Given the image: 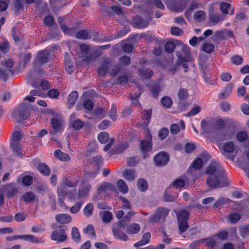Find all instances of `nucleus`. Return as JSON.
<instances>
[{"mask_svg": "<svg viewBox=\"0 0 249 249\" xmlns=\"http://www.w3.org/2000/svg\"><path fill=\"white\" fill-rule=\"evenodd\" d=\"M206 173L208 175L206 183L210 188L214 189L229 185L228 182H223L226 177L223 169L218 162H212L206 168Z\"/></svg>", "mask_w": 249, "mask_h": 249, "instance_id": "f257e3e1", "label": "nucleus"}, {"mask_svg": "<svg viewBox=\"0 0 249 249\" xmlns=\"http://www.w3.org/2000/svg\"><path fill=\"white\" fill-rule=\"evenodd\" d=\"M169 211V209L165 208H158L154 213L149 217V221L152 223L163 221L168 214Z\"/></svg>", "mask_w": 249, "mask_h": 249, "instance_id": "f03ea898", "label": "nucleus"}, {"mask_svg": "<svg viewBox=\"0 0 249 249\" xmlns=\"http://www.w3.org/2000/svg\"><path fill=\"white\" fill-rule=\"evenodd\" d=\"M29 114L27 105L25 103H21L18 108L15 110L13 113V116L16 118L18 122L26 119Z\"/></svg>", "mask_w": 249, "mask_h": 249, "instance_id": "7ed1b4c3", "label": "nucleus"}, {"mask_svg": "<svg viewBox=\"0 0 249 249\" xmlns=\"http://www.w3.org/2000/svg\"><path fill=\"white\" fill-rule=\"evenodd\" d=\"M49 52L47 50L40 51L37 54L33 63V66L36 69L48 62L49 59Z\"/></svg>", "mask_w": 249, "mask_h": 249, "instance_id": "20e7f679", "label": "nucleus"}, {"mask_svg": "<svg viewBox=\"0 0 249 249\" xmlns=\"http://www.w3.org/2000/svg\"><path fill=\"white\" fill-rule=\"evenodd\" d=\"M140 148L144 153L149 152L152 149V137L148 130L146 131L144 139L141 142Z\"/></svg>", "mask_w": 249, "mask_h": 249, "instance_id": "39448f33", "label": "nucleus"}, {"mask_svg": "<svg viewBox=\"0 0 249 249\" xmlns=\"http://www.w3.org/2000/svg\"><path fill=\"white\" fill-rule=\"evenodd\" d=\"M125 223L121 224L120 222L118 224H114L112 229L114 235L123 241H126L128 239L127 236L122 230L123 229L125 228Z\"/></svg>", "mask_w": 249, "mask_h": 249, "instance_id": "423d86ee", "label": "nucleus"}, {"mask_svg": "<svg viewBox=\"0 0 249 249\" xmlns=\"http://www.w3.org/2000/svg\"><path fill=\"white\" fill-rule=\"evenodd\" d=\"M51 238L53 240L61 243L67 239V235L65 230L62 229V227H59L52 232Z\"/></svg>", "mask_w": 249, "mask_h": 249, "instance_id": "0eeeda50", "label": "nucleus"}, {"mask_svg": "<svg viewBox=\"0 0 249 249\" xmlns=\"http://www.w3.org/2000/svg\"><path fill=\"white\" fill-rule=\"evenodd\" d=\"M0 191L2 192L3 195L4 193L6 194L9 198L13 197L18 192V189L14 183L2 186L0 188Z\"/></svg>", "mask_w": 249, "mask_h": 249, "instance_id": "6e6552de", "label": "nucleus"}, {"mask_svg": "<svg viewBox=\"0 0 249 249\" xmlns=\"http://www.w3.org/2000/svg\"><path fill=\"white\" fill-rule=\"evenodd\" d=\"M169 160L168 154L165 152H161L157 154L154 158V162L158 166L166 165Z\"/></svg>", "mask_w": 249, "mask_h": 249, "instance_id": "1a4fd4ad", "label": "nucleus"}, {"mask_svg": "<svg viewBox=\"0 0 249 249\" xmlns=\"http://www.w3.org/2000/svg\"><path fill=\"white\" fill-rule=\"evenodd\" d=\"M84 122L79 119L76 118L75 114L72 113L70 117V125L74 130L80 129L84 125Z\"/></svg>", "mask_w": 249, "mask_h": 249, "instance_id": "9d476101", "label": "nucleus"}, {"mask_svg": "<svg viewBox=\"0 0 249 249\" xmlns=\"http://www.w3.org/2000/svg\"><path fill=\"white\" fill-rule=\"evenodd\" d=\"M51 124L53 129V133H60L63 129V121L58 118L51 119Z\"/></svg>", "mask_w": 249, "mask_h": 249, "instance_id": "9b49d317", "label": "nucleus"}, {"mask_svg": "<svg viewBox=\"0 0 249 249\" xmlns=\"http://www.w3.org/2000/svg\"><path fill=\"white\" fill-rule=\"evenodd\" d=\"M55 219L57 222L62 224L69 223L71 221V216L66 213L57 214Z\"/></svg>", "mask_w": 249, "mask_h": 249, "instance_id": "f8f14e48", "label": "nucleus"}, {"mask_svg": "<svg viewBox=\"0 0 249 249\" xmlns=\"http://www.w3.org/2000/svg\"><path fill=\"white\" fill-rule=\"evenodd\" d=\"M67 187L66 184L63 183L60 185L57 188V193L59 196V201L60 205L62 206L64 204V199L65 198V196L67 194Z\"/></svg>", "mask_w": 249, "mask_h": 249, "instance_id": "ddd939ff", "label": "nucleus"}, {"mask_svg": "<svg viewBox=\"0 0 249 249\" xmlns=\"http://www.w3.org/2000/svg\"><path fill=\"white\" fill-rule=\"evenodd\" d=\"M149 24L148 20L142 19L140 17H136L133 19V25L138 28H143L147 27Z\"/></svg>", "mask_w": 249, "mask_h": 249, "instance_id": "4468645a", "label": "nucleus"}, {"mask_svg": "<svg viewBox=\"0 0 249 249\" xmlns=\"http://www.w3.org/2000/svg\"><path fill=\"white\" fill-rule=\"evenodd\" d=\"M91 186L88 183H84L81 188L79 189L78 195L76 198H84L87 196L89 192Z\"/></svg>", "mask_w": 249, "mask_h": 249, "instance_id": "2eb2a0df", "label": "nucleus"}, {"mask_svg": "<svg viewBox=\"0 0 249 249\" xmlns=\"http://www.w3.org/2000/svg\"><path fill=\"white\" fill-rule=\"evenodd\" d=\"M110 63V60L108 58L105 59L102 63L101 66L98 69V73L100 75L104 76L108 71Z\"/></svg>", "mask_w": 249, "mask_h": 249, "instance_id": "dca6fc26", "label": "nucleus"}, {"mask_svg": "<svg viewBox=\"0 0 249 249\" xmlns=\"http://www.w3.org/2000/svg\"><path fill=\"white\" fill-rule=\"evenodd\" d=\"M150 237L151 233L149 232H146L143 234L142 239L140 241L135 243L134 244V246L138 248L148 244L150 242Z\"/></svg>", "mask_w": 249, "mask_h": 249, "instance_id": "f3484780", "label": "nucleus"}, {"mask_svg": "<svg viewBox=\"0 0 249 249\" xmlns=\"http://www.w3.org/2000/svg\"><path fill=\"white\" fill-rule=\"evenodd\" d=\"M57 20L61 30L64 32V33L71 35L75 32V28H72L69 29L65 25L63 24V22L64 19L62 17H58Z\"/></svg>", "mask_w": 249, "mask_h": 249, "instance_id": "a211bd4d", "label": "nucleus"}, {"mask_svg": "<svg viewBox=\"0 0 249 249\" xmlns=\"http://www.w3.org/2000/svg\"><path fill=\"white\" fill-rule=\"evenodd\" d=\"M37 169L40 173L44 176H48L50 175L51 169L45 163H39L37 165Z\"/></svg>", "mask_w": 249, "mask_h": 249, "instance_id": "6ab92c4d", "label": "nucleus"}, {"mask_svg": "<svg viewBox=\"0 0 249 249\" xmlns=\"http://www.w3.org/2000/svg\"><path fill=\"white\" fill-rule=\"evenodd\" d=\"M224 16L221 15L218 13H211L209 14V20L211 23L214 24H216L224 20Z\"/></svg>", "mask_w": 249, "mask_h": 249, "instance_id": "aec40b11", "label": "nucleus"}, {"mask_svg": "<svg viewBox=\"0 0 249 249\" xmlns=\"http://www.w3.org/2000/svg\"><path fill=\"white\" fill-rule=\"evenodd\" d=\"M136 172L133 169H126L123 172V176L126 180L133 181L135 178Z\"/></svg>", "mask_w": 249, "mask_h": 249, "instance_id": "412c9836", "label": "nucleus"}, {"mask_svg": "<svg viewBox=\"0 0 249 249\" xmlns=\"http://www.w3.org/2000/svg\"><path fill=\"white\" fill-rule=\"evenodd\" d=\"M78 98V94L76 91H73L69 95L68 103L69 108H71L74 105Z\"/></svg>", "mask_w": 249, "mask_h": 249, "instance_id": "4be33fe9", "label": "nucleus"}, {"mask_svg": "<svg viewBox=\"0 0 249 249\" xmlns=\"http://www.w3.org/2000/svg\"><path fill=\"white\" fill-rule=\"evenodd\" d=\"M138 75L142 78L149 79L152 77L153 72L149 69H141L139 70Z\"/></svg>", "mask_w": 249, "mask_h": 249, "instance_id": "5701e85b", "label": "nucleus"}, {"mask_svg": "<svg viewBox=\"0 0 249 249\" xmlns=\"http://www.w3.org/2000/svg\"><path fill=\"white\" fill-rule=\"evenodd\" d=\"M140 231V226L137 223H133L127 227L126 231L130 234H136Z\"/></svg>", "mask_w": 249, "mask_h": 249, "instance_id": "b1692460", "label": "nucleus"}, {"mask_svg": "<svg viewBox=\"0 0 249 249\" xmlns=\"http://www.w3.org/2000/svg\"><path fill=\"white\" fill-rule=\"evenodd\" d=\"M54 156L61 160L67 161L70 159L69 155L63 153L60 150H57L54 152Z\"/></svg>", "mask_w": 249, "mask_h": 249, "instance_id": "393cba45", "label": "nucleus"}, {"mask_svg": "<svg viewBox=\"0 0 249 249\" xmlns=\"http://www.w3.org/2000/svg\"><path fill=\"white\" fill-rule=\"evenodd\" d=\"M241 218V214L238 213H231L228 217V221L231 224L236 223Z\"/></svg>", "mask_w": 249, "mask_h": 249, "instance_id": "a878e982", "label": "nucleus"}, {"mask_svg": "<svg viewBox=\"0 0 249 249\" xmlns=\"http://www.w3.org/2000/svg\"><path fill=\"white\" fill-rule=\"evenodd\" d=\"M189 213L185 210H182L179 211L178 213H177V215L178 217V221H187L188 219Z\"/></svg>", "mask_w": 249, "mask_h": 249, "instance_id": "bb28decb", "label": "nucleus"}, {"mask_svg": "<svg viewBox=\"0 0 249 249\" xmlns=\"http://www.w3.org/2000/svg\"><path fill=\"white\" fill-rule=\"evenodd\" d=\"M117 185L121 193L125 194L128 191V187L124 181L123 179H119L117 181Z\"/></svg>", "mask_w": 249, "mask_h": 249, "instance_id": "cd10ccee", "label": "nucleus"}, {"mask_svg": "<svg viewBox=\"0 0 249 249\" xmlns=\"http://www.w3.org/2000/svg\"><path fill=\"white\" fill-rule=\"evenodd\" d=\"M10 146L13 151L16 155L22 156V149L19 146L18 142H11Z\"/></svg>", "mask_w": 249, "mask_h": 249, "instance_id": "c85d7f7f", "label": "nucleus"}, {"mask_svg": "<svg viewBox=\"0 0 249 249\" xmlns=\"http://www.w3.org/2000/svg\"><path fill=\"white\" fill-rule=\"evenodd\" d=\"M23 200L26 202H33L36 198V196L32 192L26 193L22 196Z\"/></svg>", "mask_w": 249, "mask_h": 249, "instance_id": "c756f323", "label": "nucleus"}, {"mask_svg": "<svg viewBox=\"0 0 249 249\" xmlns=\"http://www.w3.org/2000/svg\"><path fill=\"white\" fill-rule=\"evenodd\" d=\"M232 87L233 86L231 84H229L221 91L220 94V98L221 99H224L227 97L231 93Z\"/></svg>", "mask_w": 249, "mask_h": 249, "instance_id": "7c9ffc66", "label": "nucleus"}, {"mask_svg": "<svg viewBox=\"0 0 249 249\" xmlns=\"http://www.w3.org/2000/svg\"><path fill=\"white\" fill-rule=\"evenodd\" d=\"M223 149L225 153H231L234 149V143L232 142L225 143L223 146Z\"/></svg>", "mask_w": 249, "mask_h": 249, "instance_id": "2f4dec72", "label": "nucleus"}, {"mask_svg": "<svg viewBox=\"0 0 249 249\" xmlns=\"http://www.w3.org/2000/svg\"><path fill=\"white\" fill-rule=\"evenodd\" d=\"M137 185L139 189L142 192L146 191L148 188V184L143 178H140L138 180Z\"/></svg>", "mask_w": 249, "mask_h": 249, "instance_id": "473e14b6", "label": "nucleus"}, {"mask_svg": "<svg viewBox=\"0 0 249 249\" xmlns=\"http://www.w3.org/2000/svg\"><path fill=\"white\" fill-rule=\"evenodd\" d=\"M24 136L22 131H15L12 134V141L11 142H18Z\"/></svg>", "mask_w": 249, "mask_h": 249, "instance_id": "72a5a7b5", "label": "nucleus"}, {"mask_svg": "<svg viewBox=\"0 0 249 249\" xmlns=\"http://www.w3.org/2000/svg\"><path fill=\"white\" fill-rule=\"evenodd\" d=\"M194 18L198 22L203 21L206 18V14L203 11H197L194 14Z\"/></svg>", "mask_w": 249, "mask_h": 249, "instance_id": "f704fd0d", "label": "nucleus"}, {"mask_svg": "<svg viewBox=\"0 0 249 249\" xmlns=\"http://www.w3.org/2000/svg\"><path fill=\"white\" fill-rule=\"evenodd\" d=\"M50 4L54 11H58L62 6L61 0H50Z\"/></svg>", "mask_w": 249, "mask_h": 249, "instance_id": "c9c22d12", "label": "nucleus"}, {"mask_svg": "<svg viewBox=\"0 0 249 249\" xmlns=\"http://www.w3.org/2000/svg\"><path fill=\"white\" fill-rule=\"evenodd\" d=\"M71 237L75 242H78L81 240L80 233L76 227H73L71 230Z\"/></svg>", "mask_w": 249, "mask_h": 249, "instance_id": "e433bc0d", "label": "nucleus"}, {"mask_svg": "<svg viewBox=\"0 0 249 249\" xmlns=\"http://www.w3.org/2000/svg\"><path fill=\"white\" fill-rule=\"evenodd\" d=\"M94 206L92 203H88L84 209V213L87 216H90L92 214Z\"/></svg>", "mask_w": 249, "mask_h": 249, "instance_id": "4c0bfd02", "label": "nucleus"}, {"mask_svg": "<svg viewBox=\"0 0 249 249\" xmlns=\"http://www.w3.org/2000/svg\"><path fill=\"white\" fill-rule=\"evenodd\" d=\"M99 141L102 143H106L109 140V135L107 132H102L98 136Z\"/></svg>", "mask_w": 249, "mask_h": 249, "instance_id": "58836bf2", "label": "nucleus"}, {"mask_svg": "<svg viewBox=\"0 0 249 249\" xmlns=\"http://www.w3.org/2000/svg\"><path fill=\"white\" fill-rule=\"evenodd\" d=\"M161 103L164 107L168 108L172 106L173 102L170 97L165 96L161 98Z\"/></svg>", "mask_w": 249, "mask_h": 249, "instance_id": "ea45409f", "label": "nucleus"}, {"mask_svg": "<svg viewBox=\"0 0 249 249\" xmlns=\"http://www.w3.org/2000/svg\"><path fill=\"white\" fill-rule=\"evenodd\" d=\"M185 183L183 179L181 178H177L170 185L175 187L177 188H180L185 186Z\"/></svg>", "mask_w": 249, "mask_h": 249, "instance_id": "a19ab883", "label": "nucleus"}, {"mask_svg": "<svg viewBox=\"0 0 249 249\" xmlns=\"http://www.w3.org/2000/svg\"><path fill=\"white\" fill-rule=\"evenodd\" d=\"M178 229L180 233L185 231L189 227V224L187 221H178Z\"/></svg>", "mask_w": 249, "mask_h": 249, "instance_id": "79ce46f5", "label": "nucleus"}, {"mask_svg": "<svg viewBox=\"0 0 249 249\" xmlns=\"http://www.w3.org/2000/svg\"><path fill=\"white\" fill-rule=\"evenodd\" d=\"M230 201V200L227 198H220L214 202V203L213 204V207L214 208H217L219 206L223 205Z\"/></svg>", "mask_w": 249, "mask_h": 249, "instance_id": "37998d69", "label": "nucleus"}, {"mask_svg": "<svg viewBox=\"0 0 249 249\" xmlns=\"http://www.w3.org/2000/svg\"><path fill=\"white\" fill-rule=\"evenodd\" d=\"M198 6H199L198 3H197L195 1H194V0H193V1L192 2V4H191L190 6L189 7V9L186 10V11L185 12V17L186 18H188V17H189L191 14V12L193 11V10L197 9L198 7Z\"/></svg>", "mask_w": 249, "mask_h": 249, "instance_id": "c03bdc74", "label": "nucleus"}, {"mask_svg": "<svg viewBox=\"0 0 249 249\" xmlns=\"http://www.w3.org/2000/svg\"><path fill=\"white\" fill-rule=\"evenodd\" d=\"M89 33L86 30H82L77 32L75 36L78 39H87L88 38Z\"/></svg>", "mask_w": 249, "mask_h": 249, "instance_id": "a18cd8bd", "label": "nucleus"}, {"mask_svg": "<svg viewBox=\"0 0 249 249\" xmlns=\"http://www.w3.org/2000/svg\"><path fill=\"white\" fill-rule=\"evenodd\" d=\"M21 238L24 240L29 241L34 243H38L39 242L38 238L33 235H22Z\"/></svg>", "mask_w": 249, "mask_h": 249, "instance_id": "49530a36", "label": "nucleus"}, {"mask_svg": "<svg viewBox=\"0 0 249 249\" xmlns=\"http://www.w3.org/2000/svg\"><path fill=\"white\" fill-rule=\"evenodd\" d=\"M231 62L236 65H239L241 64L243 62V59L242 57L239 55H234L231 57Z\"/></svg>", "mask_w": 249, "mask_h": 249, "instance_id": "de8ad7c7", "label": "nucleus"}, {"mask_svg": "<svg viewBox=\"0 0 249 249\" xmlns=\"http://www.w3.org/2000/svg\"><path fill=\"white\" fill-rule=\"evenodd\" d=\"M188 96V91L185 89H181L178 92V97L180 100H186Z\"/></svg>", "mask_w": 249, "mask_h": 249, "instance_id": "09e8293b", "label": "nucleus"}, {"mask_svg": "<svg viewBox=\"0 0 249 249\" xmlns=\"http://www.w3.org/2000/svg\"><path fill=\"white\" fill-rule=\"evenodd\" d=\"M176 45L173 41H169L167 42L164 46V49L166 52L171 53L173 52Z\"/></svg>", "mask_w": 249, "mask_h": 249, "instance_id": "8fccbe9b", "label": "nucleus"}, {"mask_svg": "<svg viewBox=\"0 0 249 249\" xmlns=\"http://www.w3.org/2000/svg\"><path fill=\"white\" fill-rule=\"evenodd\" d=\"M152 111L151 110H145L143 114V119L144 120V124L147 125L151 116Z\"/></svg>", "mask_w": 249, "mask_h": 249, "instance_id": "3c124183", "label": "nucleus"}, {"mask_svg": "<svg viewBox=\"0 0 249 249\" xmlns=\"http://www.w3.org/2000/svg\"><path fill=\"white\" fill-rule=\"evenodd\" d=\"M23 2L22 0H14V6L16 13H18L20 10L23 9Z\"/></svg>", "mask_w": 249, "mask_h": 249, "instance_id": "603ef678", "label": "nucleus"}, {"mask_svg": "<svg viewBox=\"0 0 249 249\" xmlns=\"http://www.w3.org/2000/svg\"><path fill=\"white\" fill-rule=\"evenodd\" d=\"M213 50L214 46L212 44L206 43L202 46V50L208 53H212Z\"/></svg>", "mask_w": 249, "mask_h": 249, "instance_id": "864d4df0", "label": "nucleus"}, {"mask_svg": "<svg viewBox=\"0 0 249 249\" xmlns=\"http://www.w3.org/2000/svg\"><path fill=\"white\" fill-rule=\"evenodd\" d=\"M169 130L167 128H162L159 132L158 136L161 140H164L168 135Z\"/></svg>", "mask_w": 249, "mask_h": 249, "instance_id": "5fc2aeb1", "label": "nucleus"}, {"mask_svg": "<svg viewBox=\"0 0 249 249\" xmlns=\"http://www.w3.org/2000/svg\"><path fill=\"white\" fill-rule=\"evenodd\" d=\"M112 218L111 213L108 211H105L103 212L102 216V220L105 223H109Z\"/></svg>", "mask_w": 249, "mask_h": 249, "instance_id": "6e6d98bb", "label": "nucleus"}, {"mask_svg": "<svg viewBox=\"0 0 249 249\" xmlns=\"http://www.w3.org/2000/svg\"><path fill=\"white\" fill-rule=\"evenodd\" d=\"M108 115L113 121H115L117 119V108L115 106L113 105L111 106V109L108 112Z\"/></svg>", "mask_w": 249, "mask_h": 249, "instance_id": "4d7b16f0", "label": "nucleus"}, {"mask_svg": "<svg viewBox=\"0 0 249 249\" xmlns=\"http://www.w3.org/2000/svg\"><path fill=\"white\" fill-rule=\"evenodd\" d=\"M192 165L195 169H200L203 166V161L202 159L197 158L193 162Z\"/></svg>", "mask_w": 249, "mask_h": 249, "instance_id": "13d9d810", "label": "nucleus"}, {"mask_svg": "<svg viewBox=\"0 0 249 249\" xmlns=\"http://www.w3.org/2000/svg\"><path fill=\"white\" fill-rule=\"evenodd\" d=\"M134 213L132 211H129L126 216H125L123 219L120 221L121 224L125 223L126 225L127 223L129 222L130 219L134 215Z\"/></svg>", "mask_w": 249, "mask_h": 249, "instance_id": "bf43d9fd", "label": "nucleus"}, {"mask_svg": "<svg viewBox=\"0 0 249 249\" xmlns=\"http://www.w3.org/2000/svg\"><path fill=\"white\" fill-rule=\"evenodd\" d=\"M82 205V203L81 202H77L75 203L74 205L70 208V212L71 213H77L80 209L81 208Z\"/></svg>", "mask_w": 249, "mask_h": 249, "instance_id": "052dcab7", "label": "nucleus"}, {"mask_svg": "<svg viewBox=\"0 0 249 249\" xmlns=\"http://www.w3.org/2000/svg\"><path fill=\"white\" fill-rule=\"evenodd\" d=\"M44 24L48 26H52L54 23V18L52 16L49 15L44 19Z\"/></svg>", "mask_w": 249, "mask_h": 249, "instance_id": "680f3d73", "label": "nucleus"}, {"mask_svg": "<svg viewBox=\"0 0 249 249\" xmlns=\"http://www.w3.org/2000/svg\"><path fill=\"white\" fill-rule=\"evenodd\" d=\"M231 5L230 3L226 2H222L220 4V10L225 15L228 14V9L231 7Z\"/></svg>", "mask_w": 249, "mask_h": 249, "instance_id": "e2e57ef3", "label": "nucleus"}, {"mask_svg": "<svg viewBox=\"0 0 249 249\" xmlns=\"http://www.w3.org/2000/svg\"><path fill=\"white\" fill-rule=\"evenodd\" d=\"M83 106L85 109L91 110L93 108L94 104L91 100L87 99L84 101Z\"/></svg>", "mask_w": 249, "mask_h": 249, "instance_id": "0e129e2a", "label": "nucleus"}, {"mask_svg": "<svg viewBox=\"0 0 249 249\" xmlns=\"http://www.w3.org/2000/svg\"><path fill=\"white\" fill-rule=\"evenodd\" d=\"M23 184L25 186H30L33 182L32 177L30 176H26L22 178Z\"/></svg>", "mask_w": 249, "mask_h": 249, "instance_id": "69168bd1", "label": "nucleus"}, {"mask_svg": "<svg viewBox=\"0 0 249 249\" xmlns=\"http://www.w3.org/2000/svg\"><path fill=\"white\" fill-rule=\"evenodd\" d=\"M171 33L173 35L175 36H180L183 33L182 29L175 26L171 28Z\"/></svg>", "mask_w": 249, "mask_h": 249, "instance_id": "338daca9", "label": "nucleus"}, {"mask_svg": "<svg viewBox=\"0 0 249 249\" xmlns=\"http://www.w3.org/2000/svg\"><path fill=\"white\" fill-rule=\"evenodd\" d=\"M236 138L239 141L244 142L247 140L248 138V134L247 132L242 131L237 134Z\"/></svg>", "mask_w": 249, "mask_h": 249, "instance_id": "774afa93", "label": "nucleus"}]
</instances>
